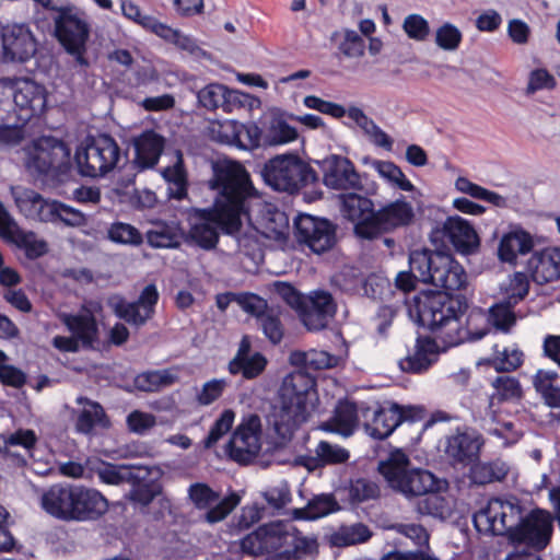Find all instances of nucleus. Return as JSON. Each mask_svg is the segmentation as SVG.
<instances>
[{"instance_id":"nucleus-27","label":"nucleus","mask_w":560,"mask_h":560,"mask_svg":"<svg viewBox=\"0 0 560 560\" xmlns=\"http://www.w3.org/2000/svg\"><path fill=\"white\" fill-rule=\"evenodd\" d=\"M75 401L83 406L75 418L74 428L77 432L91 435L96 428L108 429L112 425L105 409L100 402L84 396H79Z\"/></svg>"},{"instance_id":"nucleus-3","label":"nucleus","mask_w":560,"mask_h":560,"mask_svg":"<svg viewBox=\"0 0 560 560\" xmlns=\"http://www.w3.org/2000/svg\"><path fill=\"white\" fill-rule=\"evenodd\" d=\"M317 401L315 378L304 372H292L281 382L267 417L268 424L282 442H288L308 421Z\"/></svg>"},{"instance_id":"nucleus-15","label":"nucleus","mask_w":560,"mask_h":560,"mask_svg":"<svg viewBox=\"0 0 560 560\" xmlns=\"http://www.w3.org/2000/svg\"><path fill=\"white\" fill-rule=\"evenodd\" d=\"M398 404L361 402V421L365 431L376 440L388 438L399 425Z\"/></svg>"},{"instance_id":"nucleus-59","label":"nucleus","mask_w":560,"mask_h":560,"mask_svg":"<svg viewBox=\"0 0 560 560\" xmlns=\"http://www.w3.org/2000/svg\"><path fill=\"white\" fill-rule=\"evenodd\" d=\"M462 32L452 23H444L435 32V44L443 50L454 51L462 43Z\"/></svg>"},{"instance_id":"nucleus-17","label":"nucleus","mask_w":560,"mask_h":560,"mask_svg":"<svg viewBox=\"0 0 560 560\" xmlns=\"http://www.w3.org/2000/svg\"><path fill=\"white\" fill-rule=\"evenodd\" d=\"M295 236L301 244L334 245L340 242L337 226L326 219L315 218L310 214H301L294 221Z\"/></svg>"},{"instance_id":"nucleus-41","label":"nucleus","mask_w":560,"mask_h":560,"mask_svg":"<svg viewBox=\"0 0 560 560\" xmlns=\"http://www.w3.org/2000/svg\"><path fill=\"white\" fill-rule=\"evenodd\" d=\"M268 365L267 358L261 352H254L249 358L240 361H230L228 370L232 375L241 374L245 380L259 377Z\"/></svg>"},{"instance_id":"nucleus-10","label":"nucleus","mask_w":560,"mask_h":560,"mask_svg":"<svg viewBox=\"0 0 560 560\" xmlns=\"http://www.w3.org/2000/svg\"><path fill=\"white\" fill-rule=\"evenodd\" d=\"M522 516L523 508L517 501L511 502L494 498L488 502L485 509L475 513L474 524L478 532L504 536L510 542V534L517 527Z\"/></svg>"},{"instance_id":"nucleus-14","label":"nucleus","mask_w":560,"mask_h":560,"mask_svg":"<svg viewBox=\"0 0 560 560\" xmlns=\"http://www.w3.org/2000/svg\"><path fill=\"white\" fill-rule=\"evenodd\" d=\"M133 23L141 26L147 32H150L164 42L172 44L177 49L186 51L196 58H208L209 55L203 50L191 36L183 33L178 28H174L161 22L155 16L141 11L133 20Z\"/></svg>"},{"instance_id":"nucleus-21","label":"nucleus","mask_w":560,"mask_h":560,"mask_svg":"<svg viewBox=\"0 0 560 560\" xmlns=\"http://www.w3.org/2000/svg\"><path fill=\"white\" fill-rule=\"evenodd\" d=\"M301 320L307 330L318 331L327 327L336 314V303L332 295L326 291H317L307 303L302 304Z\"/></svg>"},{"instance_id":"nucleus-44","label":"nucleus","mask_w":560,"mask_h":560,"mask_svg":"<svg viewBox=\"0 0 560 560\" xmlns=\"http://www.w3.org/2000/svg\"><path fill=\"white\" fill-rule=\"evenodd\" d=\"M372 212L373 203L370 199L357 194L341 196V213L350 221H359Z\"/></svg>"},{"instance_id":"nucleus-35","label":"nucleus","mask_w":560,"mask_h":560,"mask_svg":"<svg viewBox=\"0 0 560 560\" xmlns=\"http://www.w3.org/2000/svg\"><path fill=\"white\" fill-rule=\"evenodd\" d=\"M533 385L548 407L560 408V375L556 371L538 370Z\"/></svg>"},{"instance_id":"nucleus-33","label":"nucleus","mask_w":560,"mask_h":560,"mask_svg":"<svg viewBox=\"0 0 560 560\" xmlns=\"http://www.w3.org/2000/svg\"><path fill=\"white\" fill-rule=\"evenodd\" d=\"M0 237L12 245H44L36 235L21 226L18 221L0 203Z\"/></svg>"},{"instance_id":"nucleus-63","label":"nucleus","mask_w":560,"mask_h":560,"mask_svg":"<svg viewBox=\"0 0 560 560\" xmlns=\"http://www.w3.org/2000/svg\"><path fill=\"white\" fill-rule=\"evenodd\" d=\"M189 498L197 509L203 510L217 502L220 494L212 490L207 483L197 482L189 487Z\"/></svg>"},{"instance_id":"nucleus-54","label":"nucleus","mask_w":560,"mask_h":560,"mask_svg":"<svg viewBox=\"0 0 560 560\" xmlns=\"http://www.w3.org/2000/svg\"><path fill=\"white\" fill-rule=\"evenodd\" d=\"M516 305H510L509 301L495 304L489 310V324L491 323L497 329L509 332L516 323L513 308Z\"/></svg>"},{"instance_id":"nucleus-7","label":"nucleus","mask_w":560,"mask_h":560,"mask_svg":"<svg viewBox=\"0 0 560 560\" xmlns=\"http://www.w3.org/2000/svg\"><path fill=\"white\" fill-rule=\"evenodd\" d=\"M54 34L65 50L75 58V61L88 67L84 57L90 37L91 25L86 14L80 9L67 5L56 9L52 18Z\"/></svg>"},{"instance_id":"nucleus-61","label":"nucleus","mask_w":560,"mask_h":560,"mask_svg":"<svg viewBox=\"0 0 560 560\" xmlns=\"http://www.w3.org/2000/svg\"><path fill=\"white\" fill-rule=\"evenodd\" d=\"M163 177L175 186V191L172 194L175 198L180 199L185 196L186 174L183 168L182 154L177 153L175 164L163 171Z\"/></svg>"},{"instance_id":"nucleus-23","label":"nucleus","mask_w":560,"mask_h":560,"mask_svg":"<svg viewBox=\"0 0 560 560\" xmlns=\"http://www.w3.org/2000/svg\"><path fill=\"white\" fill-rule=\"evenodd\" d=\"M2 47L12 61H26L36 51L32 33L25 25H8L2 32Z\"/></svg>"},{"instance_id":"nucleus-26","label":"nucleus","mask_w":560,"mask_h":560,"mask_svg":"<svg viewBox=\"0 0 560 560\" xmlns=\"http://www.w3.org/2000/svg\"><path fill=\"white\" fill-rule=\"evenodd\" d=\"M11 191L16 207L26 218L45 222L51 220L52 211L56 209L52 201L24 187H14Z\"/></svg>"},{"instance_id":"nucleus-42","label":"nucleus","mask_w":560,"mask_h":560,"mask_svg":"<svg viewBox=\"0 0 560 560\" xmlns=\"http://www.w3.org/2000/svg\"><path fill=\"white\" fill-rule=\"evenodd\" d=\"M455 189L462 194L468 195L471 198L487 201L495 207H506V198L489 190L480 185H477L466 177H457L455 180Z\"/></svg>"},{"instance_id":"nucleus-18","label":"nucleus","mask_w":560,"mask_h":560,"mask_svg":"<svg viewBox=\"0 0 560 560\" xmlns=\"http://www.w3.org/2000/svg\"><path fill=\"white\" fill-rule=\"evenodd\" d=\"M323 182L331 189L347 190L361 186L353 163L346 156L332 154L323 161Z\"/></svg>"},{"instance_id":"nucleus-30","label":"nucleus","mask_w":560,"mask_h":560,"mask_svg":"<svg viewBox=\"0 0 560 560\" xmlns=\"http://www.w3.org/2000/svg\"><path fill=\"white\" fill-rule=\"evenodd\" d=\"M135 163L140 168L153 167L163 151L164 139L152 130L142 132L133 140Z\"/></svg>"},{"instance_id":"nucleus-55","label":"nucleus","mask_w":560,"mask_h":560,"mask_svg":"<svg viewBox=\"0 0 560 560\" xmlns=\"http://www.w3.org/2000/svg\"><path fill=\"white\" fill-rule=\"evenodd\" d=\"M363 290L366 296L375 301L384 302L395 296L389 280L375 273L368 276L363 284Z\"/></svg>"},{"instance_id":"nucleus-53","label":"nucleus","mask_w":560,"mask_h":560,"mask_svg":"<svg viewBox=\"0 0 560 560\" xmlns=\"http://www.w3.org/2000/svg\"><path fill=\"white\" fill-rule=\"evenodd\" d=\"M176 376L167 370L149 371L136 377V384L143 392H156L162 387L174 384Z\"/></svg>"},{"instance_id":"nucleus-57","label":"nucleus","mask_w":560,"mask_h":560,"mask_svg":"<svg viewBox=\"0 0 560 560\" xmlns=\"http://www.w3.org/2000/svg\"><path fill=\"white\" fill-rule=\"evenodd\" d=\"M235 413L231 409H225L212 424L207 438L203 441L205 447L214 446L218 441L225 435L233 425Z\"/></svg>"},{"instance_id":"nucleus-31","label":"nucleus","mask_w":560,"mask_h":560,"mask_svg":"<svg viewBox=\"0 0 560 560\" xmlns=\"http://www.w3.org/2000/svg\"><path fill=\"white\" fill-rule=\"evenodd\" d=\"M480 444L468 433H458L447 439L445 453L455 464L469 465L479 457Z\"/></svg>"},{"instance_id":"nucleus-29","label":"nucleus","mask_w":560,"mask_h":560,"mask_svg":"<svg viewBox=\"0 0 560 560\" xmlns=\"http://www.w3.org/2000/svg\"><path fill=\"white\" fill-rule=\"evenodd\" d=\"M410 468L411 463L406 453L396 450L389 454L387 459L380 462L377 469L388 487L400 492Z\"/></svg>"},{"instance_id":"nucleus-58","label":"nucleus","mask_w":560,"mask_h":560,"mask_svg":"<svg viewBox=\"0 0 560 560\" xmlns=\"http://www.w3.org/2000/svg\"><path fill=\"white\" fill-rule=\"evenodd\" d=\"M226 86L220 83H210L198 92L200 105L209 110L222 108Z\"/></svg>"},{"instance_id":"nucleus-47","label":"nucleus","mask_w":560,"mask_h":560,"mask_svg":"<svg viewBox=\"0 0 560 560\" xmlns=\"http://www.w3.org/2000/svg\"><path fill=\"white\" fill-rule=\"evenodd\" d=\"M373 168L378 175L388 182L392 186L399 188L404 191L413 190L415 186L405 176L402 171L393 162L389 161H374L372 164Z\"/></svg>"},{"instance_id":"nucleus-38","label":"nucleus","mask_w":560,"mask_h":560,"mask_svg":"<svg viewBox=\"0 0 560 560\" xmlns=\"http://www.w3.org/2000/svg\"><path fill=\"white\" fill-rule=\"evenodd\" d=\"M298 130L290 126L283 118L273 116L264 128V145H282L298 139Z\"/></svg>"},{"instance_id":"nucleus-43","label":"nucleus","mask_w":560,"mask_h":560,"mask_svg":"<svg viewBox=\"0 0 560 560\" xmlns=\"http://www.w3.org/2000/svg\"><path fill=\"white\" fill-rule=\"evenodd\" d=\"M509 474V467L501 460L479 463L471 469L472 480L477 485L502 481Z\"/></svg>"},{"instance_id":"nucleus-5","label":"nucleus","mask_w":560,"mask_h":560,"mask_svg":"<svg viewBox=\"0 0 560 560\" xmlns=\"http://www.w3.org/2000/svg\"><path fill=\"white\" fill-rule=\"evenodd\" d=\"M454 252L469 258L479 254L480 247H420L409 253V267L420 275L423 283L443 289L442 292L458 293L467 283L464 268L454 259Z\"/></svg>"},{"instance_id":"nucleus-52","label":"nucleus","mask_w":560,"mask_h":560,"mask_svg":"<svg viewBox=\"0 0 560 560\" xmlns=\"http://www.w3.org/2000/svg\"><path fill=\"white\" fill-rule=\"evenodd\" d=\"M107 237L110 242L122 245H140L142 233L130 223L114 222L107 230Z\"/></svg>"},{"instance_id":"nucleus-11","label":"nucleus","mask_w":560,"mask_h":560,"mask_svg":"<svg viewBox=\"0 0 560 560\" xmlns=\"http://www.w3.org/2000/svg\"><path fill=\"white\" fill-rule=\"evenodd\" d=\"M25 165L31 172L47 174L51 171L63 172L70 163V150L54 138L42 137L32 142L25 151Z\"/></svg>"},{"instance_id":"nucleus-56","label":"nucleus","mask_w":560,"mask_h":560,"mask_svg":"<svg viewBox=\"0 0 560 560\" xmlns=\"http://www.w3.org/2000/svg\"><path fill=\"white\" fill-rule=\"evenodd\" d=\"M315 454L317 455L316 460H322L325 466L343 464L350 457V454L346 448L339 445H332L327 441H320L317 444Z\"/></svg>"},{"instance_id":"nucleus-20","label":"nucleus","mask_w":560,"mask_h":560,"mask_svg":"<svg viewBox=\"0 0 560 560\" xmlns=\"http://www.w3.org/2000/svg\"><path fill=\"white\" fill-rule=\"evenodd\" d=\"M431 242L446 245H480V238L469 221L458 215L450 217L446 221L433 229Z\"/></svg>"},{"instance_id":"nucleus-13","label":"nucleus","mask_w":560,"mask_h":560,"mask_svg":"<svg viewBox=\"0 0 560 560\" xmlns=\"http://www.w3.org/2000/svg\"><path fill=\"white\" fill-rule=\"evenodd\" d=\"M133 23L141 26L147 32H150L164 42L172 44L177 49L186 51L196 58H208L209 55L203 50L191 36L183 33L178 28H174L161 22L155 16L141 11L133 20Z\"/></svg>"},{"instance_id":"nucleus-25","label":"nucleus","mask_w":560,"mask_h":560,"mask_svg":"<svg viewBox=\"0 0 560 560\" xmlns=\"http://www.w3.org/2000/svg\"><path fill=\"white\" fill-rule=\"evenodd\" d=\"M11 95L15 105L31 115L40 114L46 107V90L43 85L30 79L10 82Z\"/></svg>"},{"instance_id":"nucleus-1","label":"nucleus","mask_w":560,"mask_h":560,"mask_svg":"<svg viewBox=\"0 0 560 560\" xmlns=\"http://www.w3.org/2000/svg\"><path fill=\"white\" fill-rule=\"evenodd\" d=\"M213 188L218 189L213 209L203 211L191 225L190 237L197 245H215L219 232L257 244L261 238L282 242L288 234L283 212H275L257 226L253 220L254 187L246 170L237 162H225L215 170ZM255 206H260L256 201Z\"/></svg>"},{"instance_id":"nucleus-62","label":"nucleus","mask_w":560,"mask_h":560,"mask_svg":"<svg viewBox=\"0 0 560 560\" xmlns=\"http://www.w3.org/2000/svg\"><path fill=\"white\" fill-rule=\"evenodd\" d=\"M493 359V366L498 372H512L523 364V352L520 349L504 348L503 351H497Z\"/></svg>"},{"instance_id":"nucleus-2","label":"nucleus","mask_w":560,"mask_h":560,"mask_svg":"<svg viewBox=\"0 0 560 560\" xmlns=\"http://www.w3.org/2000/svg\"><path fill=\"white\" fill-rule=\"evenodd\" d=\"M468 307V299L463 293L427 291L415 296L409 313L419 326L428 329L445 347H454L486 337L485 328H472L476 320H483L480 310H472L463 322Z\"/></svg>"},{"instance_id":"nucleus-12","label":"nucleus","mask_w":560,"mask_h":560,"mask_svg":"<svg viewBox=\"0 0 560 560\" xmlns=\"http://www.w3.org/2000/svg\"><path fill=\"white\" fill-rule=\"evenodd\" d=\"M261 420L249 415L233 432L226 444L229 456L236 463H250L261 450Z\"/></svg>"},{"instance_id":"nucleus-46","label":"nucleus","mask_w":560,"mask_h":560,"mask_svg":"<svg viewBox=\"0 0 560 560\" xmlns=\"http://www.w3.org/2000/svg\"><path fill=\"white\" fill-rule=\"evenodd\" d=\"M500 231L497 230L493 233L492 241L498 238ZM542 240L534 236L521 224L509 223L504 230L501 231V237L499 245H533L535 243H541Z\"/></svg>"},{"instance_id":"nucleus-50","label":"nucleus","mask_w":560,"mask_h":560,"mask_svg":"<svg viewBox=\"0 0 560 560\" xmlns=\"http://www.w3.org/2000/svg\"><path fill=\"white\" fill-rule=\"evenodd\" d=\"M529 280L532 279L527 272H514L504 290V300L509 301L510 305L520 304L528 295Z\"/></svg>"},{"instance_id":"nucleus-49","label":"nucleus","mask_w":560,"mask_h":560,"mask_svg":"<svg viewBox=\"0 0 560 560\" xmlns=\"http://www.w3.org/2000/svg\"><path fill=\"white\" fill-rule=\"evenodd\" d=\"M130 500L141 505H149L161 492L162 486L152 479H140L132 476Z\"/></svg>"},{"instance_id":"nucleus-9","label":"nucleus","mask_w":560,"mask_h":560,"mask_svg":"<svg viewBox=\"0 0 560 560\" xmlns=\"http://www.w3.org/2000/svg\"><path fill=\"white\" fill-rule=\"evenodd\" d=\"M120 160V149L109 136L88 138L74 155L79 173L86 177H100L112 172Z\"/></svg>"},{"instance_id":"nucleus-34","label":"nucleus","mask_w":560,"mask_h":560,"mask_svg":"<svg viewBox=\"0 0 560 560\" xmlns=\"http://www.w3.org/2000/svg\"><path fill=\"white\" fill-rule=\"evenodd\" d=\"M346 115L363 131L369 140L387 151L393 148V140L383 131L359 107H349L346 109Z\"/></svg>"},{"instance_id":"nucleus-19","label":"nucleus","mask_w":560,"mask_h":560,"mask_svg":"<svg viewBox=\"0 0 560 560\" xmlns=\"http://www.w3.org/2000/svg\"><path fill=\"white\" fill-rule=\"evenodd\" d=\"M108 506L107 499L100 491L75 486L70 521H97L108 511Z\"/></svg>"},{"instance_id":"nucleus-28","label":"nucleus","mask_w":560,"mask_h":560,"mask_svg":"<svg viewBox=\"0 0 560 560\" xmlns=\"http://www.w3.org/2000/svg\"><path fill=\"white\" fill-rule=\"evenodd\" d=\"M75 486L52 485L42 495V508L49 515L61 520L70 521Z\"/></svg>"},{"instance_id":"nucleus-16","label":"nucleus","mask_w":560,"mask_h":560,"mask_svg":"<svg viewBox=\"0 0 560 560\" xmlns=\"http://www.w3.org/2000/svg\"><path fill=\"white\" fill-rule=\"evenodd\" d=\"M529 255L524 266L532 281L544 285L560 279V247H541Z\"/></svg>"},{"instance_id":"nucleus-6","label":"nucleus","mask_w":560,"mask_h":560,"mask_svg":"<svg viewBox=\"0 0 560 560\" xmlns=\"http://www.w3.org/2000/svg\"><path fill=\"white\" fill-rule=\"evenodd\" d=\"M260 174L268 186L289 194L296 192L317 179L314 168L294 153L271 158L264 164Z\"/></svg>"},{"instance_id":"nucleus-51","label":"nucleus","mask_w":560,"mask_h":560,"mask_svg":"<svg viewBox=\"0 0 560 560\" xmlns=\"http://www.w3.org/2000/svg\"><path fill=\"white\" fill-rule=\"evenodd\" d=\"M372 536L370 528L363 523L342 527L334 536L336 546L346 547L368 541Z\"/></svg>"},{"instance_id":"nucleus-64","label":"nucleus","mask_w":560,"mask_h":560,"mask_svg":"<svg viewBox=\"0 0 560 560\" xmlns=\"http://www.w3.org/2000/svg\"><path fill=\"white\" fill-rule=\"evenodd\" d=\"M237 303L248 314L256 317L258 320L271 307L268 306L267 301L256 293H238Z\"/></svg>"},{"instance_id":"nucleus-45","label":"nucleus","mask_w":560,"mask_h":560,"mask_svg":"<svg viewBox=\"0 0 560 560\" xmlns=\"http://www.w3.org/2000/svg\"><path fill=\"white\" fill-rule=\"evenodd\" d=\"M240 130H242V124L236 120H214L209 126V136L217 142L237 145Z\"/></svg>"},{"instance_id":"nucleus-4","label":"nucleus","mask_w":560,"mask_h":560,"mask_svg":"<svg viewBox=\"0 0 560 560\" xmlns=\"http://www.w3.org/2000/svg\"><path fill=\"white\" fill-rule=\"evenodd\" d=\"M316 549V540L303 536L295 526L284 521L259 525L241 540V550L245 555L271 556L278 560H299Z\"/></svg>"},{"instance_id":"nucleus-36","label":"nucleus","mask_w":560,"mask_h":560,"mask_svg":"<svg viewBox=\"0 0 560 560\" xmlns=\"http://www.w3.org/2000/svg\"><path fill=\"white\" fill-rule=\"evenodd\" d=\"M435 476L425 469L410 468L399 493L407 498L425 495L438 491Z\"/></svg>"},{"instance_id":"nucleus-8","label":"nucleus","mask_w":560,"mask_h":560,"mask_svg":"<svg viewBox=\"0 0 560 560\" xmlns=\"http://www.w3.org/2000/svg\"><path fill=\"white\" fill-rule=\"evenodd\" d=\"M555 517L548 510L534 508L522 516L517 527L510 534V545L523 548L524 555L539 553L551 542Z\"/></svg>"},{"instance_id":"nucleus-37","label":"nucleus","mask_w":560,"mask_h":560,"mask_svg":"<svg viewBox=\"0 0 560 560\" xmlns=\"http://www.w3.org/2000/svg\"><path fill=\"white\" fill-rule=\"evenodd\" d=\"M415 217L412 206L406 200H396L377 212V220L385 230L409 224Z\"/></svg>"},{"instance_id":"nucleus-39","label":"nucleus","mask_w":560,"mask_h":560,"mask_svg":"<svg viewBox=\"0 0 560 560\" xmlns=\"http://www.w3.org/2000/svg\"><path fill=\"white\" fill-rule=\"evenodd\" d=\"M339 510V504L332 493H322L308 501L305 508L295 510L300 520H317Z\"/></svg>"},{"instance_id":"nucleus-60","label":"nucleus","mask_w":560,"mask_h":560,"mask_svg":"<svg viewBox=\"0 0 560 560\" xmlns=\"http://www.w3.org/2000/svg\"><path fill=\"white\" fill-rule=\"evenodd\" d=\"M240 501V495L235 492H231L214 506L208 508L206 521L211 524L221 522L238 505Z\"/></svg>"},{"instance_id":"nucleus-40","label":"nucleus","mask_w":560,"mask_h":560,"mask_svg":"<svg viewBox=\"0 0 560 560\" xmlns=\"http://www.w3.org/2000/svg\"><path fill=\"white\" fill-rule=\"evenodd\" d=\"M108 305L118 318L136 327H141L151 319L143 310L140 311L141 306L137 301L128 302L125 298L116 295L109 299Z\"/></svg>"},{"instance_id":"nucleus-22","label":"nucleus","mask_w":560,"mask_h":560,"mask_svg":"<svg viewBox=\"0 0 560 560\" xmlns=\"http://www.w3.org/2000/svg\"><path fill=\"white\" fill-rule=\"evenodd\" d=\"M435 339V337L419 336L413 351L399 361L401 371L410 374L428 372L439 360L440 351Z\"/></svg>"},{"instance_id":"nucleus-48","label":"nucleus","mask_w":560,"mask_h":560,"mask_svg":"<svg viewBox=\"0 0 560 560\" xmlns=\"http://www.w3.org/2000/svg\"><path fill=\"white\" fill-rule=\"evenodd\" d=\"M280 315L281 312L279 310L271 307L257 320V324L262 330L265 337L273 346L279 345L284 337V326Z\"/></svg>"},{"instance_id":"nucleus-24","label":"nucleus","mask_w":560,"mask_h":560,"mask_svg":"<svg viewBox=\"0 0 560 560\" xmlns=\"http://www.w3.org/2000/svg\"><path fill=\"white\" fill-rule=\"evenodd\" d=\"M361 420V404L357 405L348 399L338 400L332 416L322 422L320 429L329 433H338L342 436H350Z\"/></svg>"},{"instance_id":"nucleus-32","label":"nucleus","mask_w":560,"mask_h":560,"mask_svg":"<svg viewBox=\"0 0 560 560\" xmlns=\"http://www.w3.org/2000/svg\"><path fill=\"white\" fill-rule=\"evenodd\" d=\"M62 323L84 348H92L97 340L98 327L95 317L91 313L66 314Z\"/></svg>"}]
</instances>
